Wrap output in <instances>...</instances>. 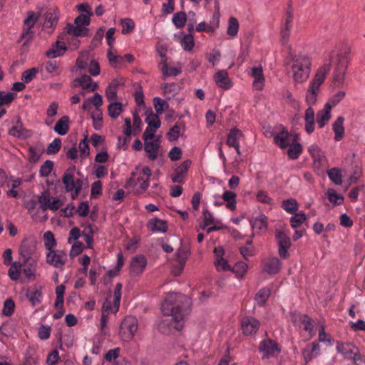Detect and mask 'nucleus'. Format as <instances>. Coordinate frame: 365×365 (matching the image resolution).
<instances>
[{"instance_id": "6ab92c4d", "label": "nucleus", "mask_w": 365, "mask_h": 365, "mask_svg": "<svg viewBox=\"0 0 365 365\" xmlns=\"http://www.w3.org/2000/svg\"><path fill=\"white\" fill-rule=\"evenodd\" d=\"M142 176L137 178V181L140 182V186L136 189L137 193L145 192L149 186V180L151 176V170L148 167H144L142 169Z\"/></svg>"}, {"instance_id": "c756f323", "label": "nucleus", "mask_w": 365, "mask_h": 365, "mask_svg": "<svg viewBox=\"0 0 365 365\" xmlns=\"http://www.w3.org/2000/svg\"><path fill=\"white\" fill-rule=\"evenodd\" d=\"M185 130V124L183 122H177L167 133L168 139L170 141H175L178 139L180 133Z\"/></svg>"}, {"instance_id": "f704fd0d", "label": "nucleus", "mask_w": 365, "mask_h": 365, "mask_svg": "<svg viewBox=\"0 0 365 365\" xmlns=\"http://www.w3.org/2000/svg\"><path fill=\"white\" fill-rule=\"evenodd\" d=\"M120 83L118 80H113L106 89V96L109 101H115L117 98V88Z\"/></svg>"}, {"instance_id": "ea45409f", "label": "nucleus", "mask_w": 365, "mask_h": 365, "mask_svg": "<svg viewBox=\"0 0 365 365\" xmlns=\"http://www.w3.org/2000/svg\"><path fill=\"white\" fill-rule=\"evenodd\" d=\"M300 322L304 324V329L305 331H309L311 337L315 335L314 330V325L312 319L307 314H302L299 316Z\"/></svg>"}, {"instance_id": "bb28decb", "label": "nucleus", "mask_w": 365, "mask_h": 365, "mask_svg": "<svg viewBox=\"0 0 365 365\" xmlns=\"http://www.w3.org/2000/svg\"><path fill=\"white\" fill-rule=\"evenodd\" d=\"M69 124V117L63 115L56 122L54 126V131L60 135H65L68 132Z\"/></svg>"}, {"instance_id": "b1692460", "label": "nucleus", "mask_w": 365, "mask_h": 365, "mask_svg": "<svg viewBox=\"0 0 365 365\" xmlns=\"http://www.w3.org/2000/svg\"><path fill=\"white\" fill-rule=\"evenodd\" d=\"M147 227L153 232H166L168 230L167 222L158 218L149 220L147 224Z\"/></svg>"}, {"instance_id": "4d7b16f0", "label": "nucleus", "mask_w": 365, "mask_h": 365, "mask_svg": "<svg viewBox=\"0 0 365 365\" xmlns=\"http://www.w3.org/2000/svg\"><path fill=\"white\" fill-rule=\"evenodd\" d=\"M38 73V68H31L27 69L21 74V80L24 83H30Z\"/></svg>"}, {"instance_id": "0e129e2a", "label": "nucleus", "mask_w": 365, "mask_h": 365, "mask_svg": "<svg viewBox=\"0 0 365 365\" xmlns=\"http://www.w3.org/2000/svg\"><path fill=\"white\" fill-rule=\"evenodd\" d=\"M38 16L34 11H29L28 16L24 20V28L31 29L34 26L35 24L38 21Z\"/></svg>"}, {"instance_id": "412c9836", "label": "nucleus", "mask_w": 365, "mask_h": 365, "mask_svg": "<svg viewBox=\"0 0 365 365\" xmlns=\"http://www.w3.org/2000/svg\"><path fill=\"white\" fill-rule=\"evenodd\" d=\"M67 48L63 41H56L52 47L46 52V56L49 58H54L63 56Z\"/></svg>"}, {"instance_id": "13d9d810", "label": "nucleus", "mask_w": 365, "mask_h": 365, "mask_svg": "<svg viewBox=\"0 0 365 365\" xmlns=\"http://www.w3.org/2000/svg\"><path fill=\"white\" fill-rule=\"evenodd\" d=\"M93 126L95 130H99L103 127V114L101 110H98L91 115Z\"/></svg>"}, {"instance_id": "4468645a", "label": "nucleus", "mask_w": 365, "mask_h": 365, "mask_svg": "<svg viewBox=\"0 0 365 365\" xmlns=\"http://www.w3.org/2000/svg\"><path fill=\"white\" fill-rule=\"evenodd\" d=\"M281 267L280 260L277 257H272L264 261L263 271L270 275H274L280 271Z\"/></svg>"}, {"instance_id": "20e7f679", "label": "nucleus", "mask_w": 365, "mask_h": 365, "mask_svg": "<svg viewBox=\"0 0 365 365\" xmlns=\"http://www.w3.org/2000/svg\"><path fill=\"white\" fill-rule=\"evenodd\" d=\"M138 328V319L135 317L127 316L120 323L119 336L122 340L125 341H130L134 337Z\"/></svg>"}, {"instance_id": "6e6d98bb", "label": "nucleus", "mask_w": 365, "mask_h": 365, "mask_svg": "<svg viewBox=\"0 0 365 365\" xmlns=\"http://www.w3.org/2000/svg\"><path fill=\"white\" fill-rule=\"evenodd\" d=\"M189 256V252L185 249H179L176 252L177 261L180 264V272H181L184 268L185 262Z\"/></svg>"}, {"instance_id": "09e8293b", "label": "nucleus", "mask_w": 365, "mask_h": 365, "mask_svg": "<svg viewBox=\"0 0 365 365\" xmlns=\"http://www.w3.org/2000/svg\"><path fill=\"white\" fill-rule=\"evenodd\" d=\"M27 266L23 269L24 274L29 279H34L36 270V262L34 259H31L29 263L24 264Z\"/></svg>"}, {"instance_id": "a878e982", "label": "nucleus", "mask_w": 365, "mask_h": 365, "mask_svg": "<svg viewBox=\"0 0 365 365\" xmlns=\"http://www.w3.org/2000/svg\"><path fill=\"white\" fill-rule=\"evenodd\" d=\"M215 81L217 85L223 88L229 89L232 86L231 81L229 79L228 73L226 71L222 70L215 75Z\"/></svg>"}, {"instance_id": "a211bd4d", "label": "nucleus", "mask_w": 365, "mask_h": 365, "mask_svg": "<svg viewBox=\"0 0 365 365\" xmlns=\"http://www.w3.org/2000/svg\"><path fill=\"white\" fill-rule=\"evenodd\" d=\"M160 143L158 139L144 141V149L149 159L154 160L158 158Z\"/></svg>"}, {"instance_id": "dca6fc26", "label": "nucleus", "mask_w": 365, "mask_h": 365, "mask_svg": "<svg viewBox=\"0 0 365 365\" xmlns=\"http://www.w3.org/2000/svg\"><path fill=\"white\" fill-rule=\"evenodd\" d=\"M336 351L342 354L345 359H350L358 350V348L351 343L336 342Z\"/></svg>"}, {"instance_id": "69168bd1", "label": "nucleus", "mask_w": 365, "mask_h": 365, "mask_svg": "<svg viewBox=\"0 0 365 365\" xmlns=\"http://www.w3.org/2000/svg\"><path fill=\"white\" fill-rule=\"evenodd\" d=\"M112 49L113 48H109L107 56L110 65L113 67H116L118 64H121L123 62V58L120 56L114 55Z\"/></svg>"}, {"instance_id": "aec40b11", "label": "nucleus", "mask_w": 365, "mask_h": 365, "mask_svg": "<svg viewBox=\"0 0 365 365\" xmlns=\"http://www.w3.org/2000/svg\"><path fill=\"white\" fill-rule=\"evenodd\" d=\"M250 224L252 228L257 234H261L267 229V217L264 214H261L259 216L250 220Z\"/></svg>"}, {"instance_id": "7c9ffc66", "label": "nucleus", "mask_w": 365, "mask_h": 365, "mask_svg": "<svg viewBox=\"0 0 365 365\" xmlns=\"http://www.w3.org/2000/svg\"><path fill=\"white\" fill-rule=\"evenodd\" d=\"M43 152V147L40 144L31 146L29 148V161L31 163L38 162Z\"/></svg>"}, {"instance_id": "6e6552de", "label": "nucleus", "mask_w": 365, "mask_h": 365, "mask_svg": "<svg viewBox=\"0 0 365 365\" xmlns=\"http://www.w3.org/2000/svg\"><path fill=\"white\" fill-rule=\"evenodd\" d=\"M36 250V241L34 237L24 238L20 245L19 252L24 258V264H26L31 261L32 256Z\"/></svg>"}, {"instance_id": "c03bdc74", "label": "nucleus", "mask_w": 365, "mask_h": 365, "mask_svg": "<svg viewBox=\"0 0 365 365\" xmlns=\"http://www.w3.org/2000/svg\"><path fill=\"white\" fill-rule=\"evenodd\" d=\"M248 266L244 262H238L235 263L233 267L230 269L235 274L237 277L242 279L247 273Z\"/></svg>"}, {"instance_id": "3c124183", "label": "nucleus", "mask_w": 365, "mask_h": 365, "mask_svg": "<svg viewBox=\"0 0 365 365\" xmlns=\"http://www.w3.org/2000/svg\"><path fill=\"white\" fill-rule=\"evenodd\" d=\"M180 44L185 51H190L195 45L193 36L191 34L184 35L180 39Z\"/></svg>"}, {"instance_id": "052dcab7", "label": "nucleus", "mask_w": 365, "mask_h": 365, "mask_svg": "<svg viewBox=\"0 0 365 365\" xmlns=\"http://www.w3.org/2000/svg\"><path fill=\"white\" fill-rule=\"evenodd\" d=\"M153 104L156 113L158 115L162 114L163 110L168 108V103L158 97L154 98Z\"/></svg>"}, {"instance_id": "de8ad7c7", "label": "nucleus", "mask_w": 365, "mask_h": 365, "mask_svg": "<svg viewBox=\"0 0 365 365\" xmlns=\"http://www.w3.org/2000/svg\"><path fill=\"white\" fill-rule=\"evenodd\" d=\"M289 146V147L287 150L289 158L292 160L297 159L302 152V147L301 144L298 143H291Z\"/></svg>"}, {"instance_id": "8fccbe9b", "label": "nucleus", "mask_w": 365, "mask_h": 365, "mask_svg": "<svg viewBox=\"0 0 365 365\" xmlns=\"http://www.w3.org/2000/svg\"><path fill=\"white\" fill-rule=\"evenodd\" d=\"M187 21V15L185 12H177L174 14L173 18V23L178 29H182L185 26Z\"/></svg>"}, {"instance_id": "5701e85b", "label": "nucleus", "mask_w": 365, "mask_h": 365, "mask_svg": "<svg viewBox=\"0 0 365 365\" xmlns=\"http://www.w3.org/2000/svg\"><path fill=\"white\" fill-rule=\"evenodd\" d=\"M244 137L242 132L237 128H231L227 133L226 144L230 147H233L240 144V140Z\"/></svg>"}, {"instance_id": "4be33fe9", "label": "nucleus", "mask_w": 365, "mask_h": 365, "mask_svg": "<svg viewBox=\"0 0 365 365\" xmlns=\"http://www.w3.org/2000/svg\"><path fill=\"white\" fill-rule=\"evenodd\" d=\"M331 106L330 103H327L324 109L318 111L317 114V122L319 128H323L331 118Z\"/></svg>"}, {"instance_id": "a18cd8bd", "label": "nucleus", "mask_w": 365, "mask_h": 365, "mask_svg": "<svg viewBox=\"0 0 365 365\" xmlns=\"http://www.w3.org/2000/svg\"><path fill=\"white\" fill-rule=\"evenodd\" d=\"M38 357L34 348L29 347L25 354V364L26 365H36L38 363Z\"/></svg>"}, {"instance_id": "7ed1b4c3", "label": "nucleus", "mask_w": 365, "mask_h": 365, "mask_svg": "<svg viewBox=\"0 0 365 365\" xmlns=\"http://www.w3.org/2000/svg\"><path fill=\"white\" fill-rule=\"evenodd\" d=\"M289 66L293 81L296 83H302L309 77L312 58L304 53L291 54Z\"/></svg>"}, {"instance_id": "f3484780", "label": "nucleus", "mask_w": 365, "mask_h": 365, "mask_svg": "<svg viewBox=\"0 0 365 365\" xmlns=\"http://www.w3.org/2000/svg\"><path fill=\"white\" fill-rule=\"evenodd\" d=\"M191 165V160H186L182 163L175 170V173L172 175V181L173 182H183L184 176L186 174L188 168Z\"/></svg>"}, {"instance_id": "39448f33", "label": "nucleus", "mask_w": 365, "mask_h": 365, "mask_svg": "<svg viewBox=\"0 0 365 365\" xmlns=\"http://www.w3.org/2000/svg\"><path fill=\"white\" fill-rule=\"evenodd\" d=\"M349 63L348 53H340L336 56V63L333 73V80L336 86H341L344 79Z\"/></svg>"}, {"instance_id": "c85d7f7f", "label": "nucleus", "mask_w": 365, "mask_h": 365, "mask_svg": "<svg viewBox=\"0 0 365 365\" xmlns=\"http://www.w3.org/2000/svg\"><path fill=\"white\" fill-rule=\"evenodd\" d=\"M344 118L342 116H339L334 122L332 127L334 132V140L336 141L341 140L344 137Z\"/></svg>"}, {"instance_id": "864d4df0", "label": "nucleus", "mask_w": 365, "mask_h": 365, "mask_svg": "<svg viewBox=\"0 0 365 365\" xmlns=\"http://www.w3.org/2000/svg\"><path fill=\"white\" fill-rule=\"evenodd\" d=\"M329 179L336 185L342 184V175L339 169L336 168H331L327 171Z\"/></svg>"}, {"instance_id": "79ce46f5", "label": "nucleus", "mask_w": 365, "mask_h": 365, "mask_svg": "<svg viewBox=\"0 0 365 365\" xmlns=\"http://www.w3.org/2000/svg\"><path fill=\"white\" fill-rule=\"evenodd\" d=\"M123 111L122 103L120 102H112L108 106V113L110 118H117Z\"/></svg>"}, {"instance_id": "58836bf2", "label": "nucleus", "mask_w": 365, "mask_h": 365, "mask_svg": "<svg viewBox=\"0 0 365 365\" xmlns=\"http://www.w3.org/2000/svg\"><path fill=\"white\" fill-rule=\"evenodd\" d=\"M282 207L288 213L294 214L299 208L297 201L294 198H289L282 202Z\"/></svg>"}, {"instance_id": "9d476101", "label": "nucleus", "mask_w": 365, "mask_h": 365, "mask_svg": "<svg viewBox=\"0 0 365 365\" xmlns=\"http://www.w3.org/2000/svg\"><path fill=\"white\" fill-rule=\"evenodd\" d=\"M67 255L61 250H51L46 255V262L56 268H62L66 264Z\"/></svg>"}, {"instance_id": "5fc2aeb1", "label": "nucleus", "mask_w": 365, "mask_h": 365, "mask_svg": "<svg viewBox=\"0 0 365 365\" xmlns=\"http://www.w3.org/2000/svg\"><path fill=\"white\" fill-rule=\"evenodd\" d=\"M44 245L46 248L50 252L53 250V248L56 247V242L53 234L51 231H47L44 233Z\"/></svg>"}, {"instance_id": "9b49d317", "label": "nucleus", "mask_w": 365, "mask_h": 365, "mask_svg": "<svg viewBox=\"0 0 365 365\" xmlns=\"http://www.w3.org/2000/svg\"><path fill=\"white\" fill-rule=\"evenodd\" d=\"M9 134L13 137L24 140L30 138L33 132L31 130L26 129L24 126L20 118H18L16 125L9 129Z\"/></svg>"}, {"instance_id": "f8f14e48", "label": "nucleus", "mask_w": 365, "mask_h": 365, "mask_svg": "<svg viewBox=\"0 0 365 365\" xmlns=\"http://www.w3.org/2000/svg\"><path fill=\"white\" fill-rule=\"evenodd\" d=\"M292 21H293V12L291 6H289L284 18V24L282 26L281 31H280V36H281V40L283 43H285L287 42L289 36H290V31L292 26Z\"/></svg>"}, {"instance_id": "e433bc0d", "label": "nucleus", "mask_w": 365, "mask_h": 365, "mask_svg": "<svg viewBox=\"0 0 365 365\" xmlns=\"http://www.w3.org/2000/svg\"><path fill=\"white\" fill-rule=\"evenodd\" d=\"M146 115L145 123L148 124V127L156 130L160 127V120L158 114L154 113L150 109L149 113L148 111L146 112Z\"/></svg>"}, {"instance_id": "f03ea898", "label": "nucleus", "mask_w": 365, "mask_h": 365, "mask_svg": "<svg viewBox=\"0 0 365 365\" xmlns=\"http://www.w3.org/2000/svg\"><path fill=\"white\" fill-rule=\"evenodd\" d=\"M333 56H329V62L324 63L317 71L313 79L310 81L306 95V101L309 107L305 110V130L307 133H312L314 130V111L312 106L317 102L320 86L324 83L327 75L331 70V61Z\"/></svg>"}, {"instance_id": "4c0bfd02", "label": "nucleus", "mask_w": 365, "mask_h": 365, "mask_svg": "<svg viewBox=\"0 0 365 365\" xmlns=\"http://www.w3.org/2000/svg\"><path fill=\"white\" fill-rule=\"evenodd\" d=\"M160 70L163 74V77H168V76H176L179 75L181 73V69L173 67V68H168V64L166 63V59L163 60L160 63Z\"/></svg>"}, {"instance_id": "393cba45", "label": "nucleus", "mask_w": 365, "mask_h": 365, "mask_svg": "<svg viewBox=\"0 0 365 365\" xmlns=\"http://www.w3.org/2000/svg\"><path fill=\"white\" fill-rule=\"evenodd\" d=\"M75 166L68 168L63 174L62 181L65 185L66 191H73L75 188L73 173L75 171Z\"/></svg>"}, {"instance_id": "1a4fd4ad", "label": "nucleus", "mask_w": 365, "mask_h": 365, "mask_svg": "<svg viewBox=\"0 0 365 365\" xmlns=\"http://www.w3.org/2000/svg\"><path fill=\"white\" fill-rule=\"evenodd\" d=\"M260 327V322L252 317H245L241 319V329L245 336L255 334Z\"/></svg>"}, {"instance_id": "680f3d73", "label": "nucleus", "mask_w": 365, "mask_h": 365, "mask_svg": "<svg viewBox=\"0 0 365 365\" xmlns=\"http://www.w3.org/2000/svg\"><path fill=\"white\" fill-rule=\"evenodd\" d=\"M61 148V140L60 138H55L47 147L46 153L48 155L56 154Z\"/></svg>"}, {"instance_id": "473e14b6", "label": "nucleus", "mask_w": 365, "mask_h": 365, "mask_svg": "<svg viewBox=\"0 0 365 365\" xmlns=\"http://www.w3.org/2000/svg\"><path fill=\"white\" fill-rule=\"evenodd\" d=\"M289 136L288 131L282 130L274 137V142L281 148H286L291 144Z\"/></svg>"}, {"instance_id": "603ef678", "label": "nucleus", "mask_w": 365, "mask_h": 365, "mask_svg": "<svg viewBox=\"0 0 365 365\" xmlns=\"http://www.w3.org/2000/svg\"><path fill=\"white\" fill-rule=\"evenodd\" d=\"M239 26L237 19L235 17H230L228 21L227 34L232 37L236 36L238 33Z\"/></svg>"}, {"instance_id": "ddd939ff", "label": "nucleus", "mask_w": 365, "mask_h": 365, "mask_svg": "<svg viewBox=\"0 0 365 365\" xmlns=\"http://www.w3.org/2000/svg\"><path fill=\"white\" fill-rule=\"evenodd\" d=\"M147 259L143 255H137L132 258L130 263V272L133 275H140L144 271Z\"/></svg>"}, {"instance_id": "2f4dec72", "label": "nucleus", "mask_w": 365, "mask_h": 365, "mask_svg": "<svg viewBox=\"0 0 365 365\" xmlns=\"http://www.w3.org/2000/svg\"><path fill=\"white\" fill-rule=\"evenodd\" d=\"M271 294V288L263 287L260 289L255 296V300L259 306H264Z\"/></svg>"}, {"instance_id": "0eeeda50", "label": "nucleus", "mask_w": 365, "mask_h": 365, "mask_svg": "<svg viewBox=\"0 0 365 365\" xmlns=\"http://www.w3.org/2000/svg\"><path fill=\"white\" fill-rule=\"evenodd\" d=\"M258 349L259 351L262 354V359L277 357L282 351L279 344L276 341L270 339L262 340L259 343Z\"/></svg>"}, {"instance_id": "49530a36", "label": "nucleus", "mask_w": 365, "mask_h": 365, "mask_svg": "<svg viewBox=\"0 0 365 365\" xmlns=\"http://www.w3.org/2000/svg\"><path fill=\"white\" fill-rule=\"evenodd\" d=\"M294 215L290 217V225L293 228H297L307 220L306 215L304 212L294 213Z\"/></svg>"}, {"instance_id": "774afa93", "label": "nucleus", "mask_w": 365, "mask_h": 365, "mask_svg": "<svg viewBox=\"0 0 365 365\" xmlns=\"http://www.w3.org/2000/svg\"><path fill=\"white\" fill-rule=\"evenodd\" d=\"M53 168V163L49 160H46L40 168V175L42 177H47L51 173Z\"/></svg>"}, {"instance_id": "2eb2a0df", "label": "nucleus", "mask_w": 365, "mask_h": 365, "mask_svg": "<svg viewBox=\"0 0 365 365\" xmlns=\"http://www.w3.org/2000/svg\"><path fill=\"white\" fill-rule=\"evenodd\" d=\"M250 76L254 78L253 86L258 91L262 90L264 86V77L261 66L251 68Z\"/></svg>"}, {"instance_id": "a19ab883", "label": "nucleus", "mask_w": 365, "mask_h": 365, "mask_svg": "<svg viewBox=\"0 0 365 365\" xmlns=\"http://www.w3.org/2000/svg\"><path fill=\"white\" fill-rule=\"evenodd\" d=\"M24 263L20 262H14L11 263V266L8 271L9 276L11 280H17L20 277L21 269Z\"/></svg>"}, {"instance_id": "e2e57ef3", "label": "nucleus", "mask_w": 365, "mask_h": 365, "mask_svg": "<svg viewBox=\"0 0 365 365\" xmlns=\"http://www.w3.org/2000/svg\"><path fill=\"white\" fill-rule=\"evenodd\" d=\"M120 24L122 26V34H130L135 27V23L131 19H123L121 20Z\"/></svg>"}, {"instance_id": "cd10ccee", "label": "nucleus", "mask_w": 365, "mask_h": 365, "mask_svg": "<svg viewBox=\"0 0 365 365\" xmlns=\"http://www.w3.org/2000/svg\"><path fill=\"white\" fill-rule=\"evenodd\" d=\"M45 21L43 27L48 29V33H52L54 27L56 26L58 21V16L56 13L46 12L45 14Z\"/></svg>"}, {"instance_id": "f257e3e1", "label": "nucleus", "mask_w": 365, "mask_h": 365, "mask_svg": "<svg viewBox=\"0 0 365 365\" xmlns=\"http://www.w3.org/2000/svg\"><path fill=\"white\" fill-rule=\"evenodd\" d=\"M184 300H187L185 296L178 294H168L163 303L161 309L164 315L171 316L169 320H162L158 326V330L165 334L170 332L171 327L175 330L180 331L184 325V317L187 313V309L184 304Z\"/></svg>"}, {"instance_id": "423d86ee", "label": "nucleus", "mask_w": 365, "mask_h": 365, "mask_svg": "<svg viewBox=\"0 0 365 365\" xmlns=\"http://www.w3.org/2000/svg\"><path fill=\"white\" fill-rule=\"evenodd\" d=\"M274 236L279 247L278 253L279 257L282 259L288 258L289 256L288 250L292 246L289 232L281 229H276Z\"/></svg>"}, {"instance_id": "72a5a7b5", "label": "nucleus", "mask_w": 365, "mask_h": 365, "mask_svg": "<svg viewBox=\"0 0 365 365\" xmlns=\"http://www.w3.org/2000/svg\"><path fill=\"white\" fill-rule=\"evenodd\" d=\"M66 33L72 34L74 36H86L88 29L86 27L76 25L74 26L71 24H68L66 26Z\"/></svg>"}, {"instance_id": "37998d69", "label": "nucleus", "mask_w": 365, "mask_h": 365, "mask_svg": "<svg viewBox=\"0 0 365 365\" xmlns=\"http://www.w3.org/2000/svg\"><path fill=\"white\" fill-rule=\"evenodd\" d=\"M327 197L334 205H340L344 202V197L341 195L337 194L333 188H329L327 192Z\"/></svg>"}, {"instance_id": "c9c22d12", "label": "nucleus", "mask_w": 365, "mask_h": 365, "mask_svg": "<svg viewBox=\"0 0 365 365\" xmlns=\"http://www.w3.org/2000/svg\"><path fill=\"white\" fill-rule=\"evenodd\" d=\"M236 194L230 190H226L224 192L222 198L227 202L226 207L235 210L236 209Z\"/></svg>"}, {"instance_id": "bf43d9fd", "label": "nucleus", "mask_w": 365, "mask_h": 365, "mask_svg": "<svg viewBox=\"0 0 365 365\" xmlns=\"http://www.w3.org/2000/svg\"><path fill=\"white\" fill-rule=\"evenodd\" d=\"M50 194L47 191H44L41 193V195L38 197V202L41 204L39 209H41L43 212H45L48 209V205L51 202Z\"/></svg>"}, {"instance_id": "338daca9", "label": "nucleus", "mask_w": 365, "mask_h": 365, "mask_svg": "<svg viewBox=\"0 0 365 365\" xmlns=\"http://www.w3.org/2000/svg\"><path fill=\"white\" fill-rule=\"evenodd\" d=\"M26 297L32 306H36L41 302V292L39 290L29 292L26 294Z\"/></svg>"}]
</instances>
